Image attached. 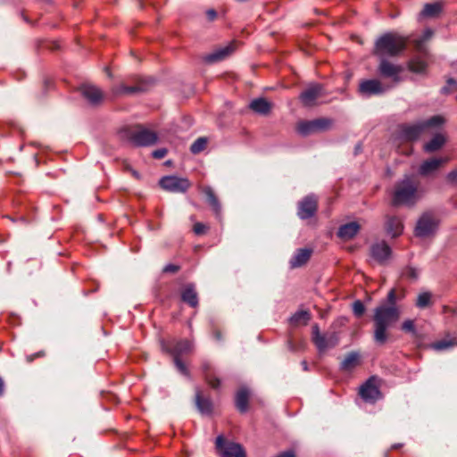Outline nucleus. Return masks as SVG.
Returning a JSON list of instances; mask_svg holds the SVG:
<instances>
[{
	"instance_id": "4468645a",
	"label": "nucleus",
	"mask_w": 457,
	"mask_h": 457,
	"mask_svg": "<svg viewBox=\"0 0 457 457\" xmlns=\"http://www.w3.org/2000/svg\"><path fill=\"white\" fill-rule=\"evenodd\" d=\"M135 85L133 86H126L124 84H120L116 89L115 94L117 95H133L137 93L145 92L148 89V87L153 85L154 79L150 78L147 79H143L139 76L134 77Z\"/></svg>"
},
{
	"instance_id": "72a5a7b5",
	"label": "nucleus",
	"mask_w": 457,
	"mask_h": 457,
	"mask_svg": "<svg viewBox=\"0 0 457 457\" xmlns=\"http://www.w3.org/2000/svg\"><path fill=\"white\" fill-rule=\"evenodd\" d=\"M297 132L303 137L316 133L313 120H302V121L298 122Z\"/></svg>"
},
{
	"instance_id": "473e14b6",
	"label": "nucleus",
	"mask_w": 457,
	"mask_h": 457,
	"mask_svg": "<svg viewBox=\"0 0 457 457\" xmlns=\"http://www.w3.org/2000/svg\"><path fill=\"white\" fill-rule=\"evenodd\" d=\"M408 69L413 73L421 74L427 70V62L419 57H415L408 62Z\"/></svg>"
},
{
	"instance_id": "bb28decb",
	"label": "nucleus",
	"mask_w": 457,
	"mask_h": 457,
	"mask_svg": "<svg viewBox=\"0 0 457 457\" xmlns=\"http://www.w3.org/2000/svg\"><path fill=\"white\" fill-rule=\"evenodd\" d=\"M385 228L388 236L397 237L403 231V224L399 217L388 216L385 223Z\"/></svg>"
},
{
	"instance_id": "13d9d810",
	"label": "nucleus",
	"mask_w": 457,
	"mask_h": 457,
	"mask_svg": "<svg viewBox=\"0 0 457 457\" xmlns=\"http://www.w3.org/2000/svg\"><path fill=\"white\" fill-rule=\"evenodd\" d=\"M447 179L451 183L457 182V169L450 171L447 175Z\"/></svg>"
},
{
	"instance_id": "4d7b16f0",
	"label": "nucleus",
	"mask_w": 457,
	"mask_h": 457,
	"mask_svg": "<svg viewBox=\"0 0 457 457\" xmlns=\"http://www.w3.org/2000/svg\"><path fill=\"white\" fill-rule=\"evenodd\" d=\"M125 169L129 171L131 173V175L137 180H140L141 179V175L139 174V172L136 170H134L132 167H130L129 165H126Z\"/></svg>"
},
{
	"instance_id": "6e6d98bb",
	"label": "nucleus",
	"mask_w": 457,
	"mask_h": 457,
	"mask_svg": "<svg viewBox=\"0 0 457 457\" xmlns=\"http://www.w3.org/2000/svg\"><path fill=\"white\" fill-rule=\"evenodd\" d=\"M206 17L209 21H213L217 18V12L214 9H208L206 11Z\"/></svg>"
},
{
	"instance_id": "0e129e2a",
	"label": "nucleus",
	"mask_w": 457,
	"mask_h": 457,
	"mask_svg": "<svg viewBox=\"0 0 457 457\" xmlns=\"http://www.w3.org/2000/svg\"><path fill=\"white\" fill-rule=\"evenodd\" d=\"M4 384L3 379L0 378V396L4 395Z\"/></svg>"
},
{
	"instance_id": "603ef678",
	"label": "nucleus",
	"mask_w": 457,
	"mask_h": 457,
	"mask_svg": "<svg viewBox=\"0 0 457 457\" xmlns=\"http://www.w3.org/2000/svg\"><path fill=\"white\" fill-rule=\"evenodd\" d=\"M212 334L213 338H214L216 341H218V342H221V341H222L223 337H222V333H221V331H220V328H218L214 327V328H212Z\"/></svg>"
},
{
	"instance_id": "864d4df0",
	"label": "nucleus",
	"mask_w": 457,
	"mask_h": 457,
	"mask_svg": "<svg viewBox=\"0 0 457 457\" xmlns=\"http://www.w3.org/2000/svg\"><path fill=\"white\" fill-rule=\"evenodd\" d=\"M4 218H6V219H9L10 220H12V222H16V221H21L22 222L23 224H28L29 223V220H27L26 217L24 216H19L17 219L16 218H13L10 215H4Z\"/></svg>"
},
{
	"instance_id": "c85d7f7f",
	"label": "nucleus",
	"mask_w": 457,
	"mask_h": 457,
	"mask_svg": "<svg viewBox=\"0 0 457 457\" xmlns=\"http://www.w3.org/2000/svg\"><path fill=\"white\" fill-rule=\"evenodd\" d=\"M443 10L442 4L438 2L426 4L419 13V20L436 18Z\"/></svg>"
},
{
	"instance_id": "1a4fd4ad",
	"label": "nucleus",
	"mask_w": 457,
	"mask_h": 457,
	"mask_svg": "<svg viewBox=\"0 0 457 457\" xmlns=\"http://www.w3.org/2000/svg\"><path fill=\"white\" fill-rule=\"evenodd\" d=\"M215 444L221 457H246L245 451L240 444L227 441L222 435L217 436Z\"/></svg>"
},
{
	"instance_id": "e433bc0d",
	"label": "nucleus",
	"mask_w": 457,
	"mask_h": 457,
	"mask_svg": "<svg viewBox=\"0 0 457 457\" xmlns=\"http://www.w3.org/2000/svg\"><path fill=\"white\" fill-rule=\"evenodd\" d=\"M432 295L430 292L420 293L416 300L415 305L420 309H424L432 304Z\"/></svg>"
},
{
	"instance_id": "20e7f679",
	"label": "nucleus",
	"mask_w": 457,
	"mask_h": 457,
	"mask_svg": "<svg viewBox=\"0 0 457 457\" xmlns=\"http://www.w3.org/2000/svg\"><path fill=\"white\" fill-rule=\"evenodd\" d=\"M120 137L134 146H149L157 143L158 135L150 129L139 126L137 129L123 128L119 131Z\"/></svg>"
},
{
	"instance_id": "cd10ccee",
	"label": "nucleus",
	"mask_w": 457,
	"mask_h": 457,
	"mask_svg": "<svg viewBox=\"0 0 457 457\" xmlns=\"http://www.w3.org/2000/svg\"><path fill=\"white\" fill-rule=\"evenodd\" d=\"M249 108L259 115L267 116L270 113L272 104L264 97L255 98L249 104Z\"/></svg>"
},
{
	"instance_id": "c03bdc74",
	"label": "nucleus",
	"mask_w": 457,
	"mask_h": 457,
	"mask_svg": "<svg viewBox=\"0 0 457 457\" xmlns=\"http://www.w3.org/2000/svg\"><path fill=\"white\" fill-rule=\"evenodd\" d=\"M401 329L405 332L409 333L412 336H417V328L414 323V320H405L401 326Z\"/></svg>"
},
{
	"instance_id": "f704fd0d",
	"label": "nucleus",
	"mask_w": 457,
	"mask_h": 457,
	"mask_svg": "<svg viewBox=\"0 0 457 457\" xmlns=\"http://www.w3.org/2000/svg\"><path fill=\"white\" fill-rule=\"evenodd\" d=\"M316 132H323L329 130L334 123V120L330 118H318L313 120Z\"/></svg>"
},
{
	"instance_id": "4be33fe9",
	"label": "nucleus",
	"mask_w": 457,
	"mask_h": 457,
	"mask_svg": "<svg viewBox=\"0 0 457 457\" xmlns=\"http://www.w3.org/2000/svg\"><path fill=\"white\" fill-rule=\"evenodd\" d=\"M446 162V158L428 159L420 164L419 168V174L423 177L429 176L436 172Z\"/></svg>"
},
{
	"instance_id": "6ab92c4d",
	"label": "nucleus",
	"mask_w": 457,
	"mask_h": 457,
	"mask_svg": "<svg viewBox=\"0 0 457 457\" xmlns=\"http://www.w3.org/2000/svg\"><path fill=\"white\" fill-rule=\"evenodd\" d=\"M180 300L193 309L199 306V295L195 283L189 282L182 286Z\"/></svg>"
},
{
	"instance_id": "ea45409f",
	"label": "nucleus",
	"mask_w": 457,
	"mask_h": 457,
	"mask_svg": "<svg viewBox=\"0 0 457 457\" xmlns=\"http://www.w3.org/2000/svg\"><path fill=\"white\" fill-rule=\"evenodd\" d=\"M455 345L454 339H441L431 344V348L436 351H444Z\"/></svg>"
},
{
	"instance_id": "69168bd1",
	"label": "nucleus",
	"mask_w": 457,
	"mask_h": 457,
	"mask_svg": "<svg viewBox=\"0 0 457 457\" xmlns=\"http://www.w3.org/2000/svg\"><path fill=\"white\" fill-rule=\"evenodd\" d=\"M7 241V237L0 235V244H3Z\"/></svg>"
},
{
	"instance_id": "79ce46f5",
	"label": "nucleus",
	"mask_w": 457,
	"mask_h": 457,
	"mask_svg": "<svg viewBox=\"0 0 457 457\" xmlns=\"http://www.w3.org/2000/svg\"><path fill=\"white\" fill-rule=\"evenodd\" d=\"M207 139L205 137H198L190 146V152L197 154L203 152L207 146Z\"/></svg>"
},
{
	"instance_id": "f03ea898",
	"label": "nucleus",
	"mask_w": 457,
	"mask_h": 457,
	"mask_svg": "<svg viewBox=\"0 0 457 457\" xmlns=\"http://www.w3.org/2000/svg\"><path fill=\"white\" fill-rule=\"evenodd\" d=\"M406 48V39L395 32H386L374 44L372 54L378 58L398 56Z\"/></svg>"
},
{
	"instance_id": "a18cd8bd",
	"label": "nucleus",
	"mask_w": 457,
	"mask_h": 457,
	"mask_svg": "<svg viewBox=\"0 0 457 457\" xmlns=\"http://www.w3.org/2000/svg\"><path fill=\"white\" fill-rule=\"evenodd\" d=\"M453 91H457V81L450 78L446 81V85L441 88V93L444 95H449Z\"/></svg>"
},
{
	"instance_id": "c756f323",
	"label": "nucleus",
	"mask_w": 457,
	"mask_h": 457,
	"mask_svg": "<svg viewBox=\"0 0 457 457\" xmlns=\"http://www.w3.org/2000/svg\"><path fill=\"white\" fill-rule=\"evenodd\" d=\"M360 365V354L357 352L349 353L340 363V370L343 371H352Z\"/></svg>"
},
{
	"instance_id": "dca6fc26",
	"label": "nucleus",
	"mask_w": 457,
	"mask_h": 457,
	"mask_svg": "<svg viewBox=\"0 0 457 457\" xmlns=\"http://www.w3.org/2000/svg\"><path fill=\"white\" fill-rule=\"evenodd\" d=\"M380 62L378 66V72L383 78L391 79L394 82L400 81V74L403 71L401 65L390 62L386 58H379Z\"/></svg>"
},
{
	"instance_id": "8fccbe9b",
	"label": "nucleus",
	"mask_w": 457,
	"mask_h": 457,
	"mask_svg": "<svg viewBox=\"0 0 457 457\" xmlns=\"http://www.w3.org/2000/svg\"><path fill=\"white\" fill-rule=\"evenodd\" d=\"M179 270H180V266L177 265V264H173V263H168L162 269L163 273H170V274H175V273L179 272Z\"/></svg>"
},
{
	"instance_id": "7ed1b4c3",
	"label": "nucleus",
	"mask_w": 457,
	"mask_h": 457,
	"mask_svg": "<svg viewBox=\"0 0 457 457\" xmlns=\"http://www.w3.org/2000/svg\"><path fill=\"white\" fill-rule=\"evenodd\" d=\"M417 189L418 187L412 179V176L405 175L403 179L397 181L395 185L391 204L396 207L409 204L414 199Z\"/></svg>"
},
{
	"instance_id": "f257e3e1",
	"label": "nucleus",
	"mask_w": 457,
	"mask_h": 457,
	"mask_svg": "<svg viewBox=\"0 0 457 457\" xmlns=\"http://www.w3.org/2000/svg\"><path fill=\"white\" fill-rule=\"evenodd\" d=\"M404 290L398 294L395 288H392L385 301L374 309V341L382 345L388 339L387 329L397 322L401 316V310L397 306V302L404 298Z\"/></svg>"
},
{
	"instance_id": "58836bf2",
	"label": "nucleus",
	"mask_w": 457,
	"mask_h": 457,
	"mask_svg": "<svg viewBox=\"0 0 457 457\" xmlns=\"http://www.w3.org/2000/svg\"><path fill=\"white\" fill-rule=\"evenodd\" d=\"M419 270L411 265L404 267L401 271L402 278L416 281L419 278Z\"/></svg>"
},
{
	"instance_id": "aec40b11",
	"label": "nucleus",
	"mask_w": 457,
	"mask_h": 457,
	"mask_svg": "<svg viewBox=\"0 0 457 457\" xmlns=\"http://www.w3.org/2000/svg\"><path fill=\"white\" fill-rule=\"evenodd\" d=\"M195 403L202 415L211 416L213 412V403L209 396H204L199 388L195 389Z\"/></svg>"
},
{
	"instance_id": "3c124183",
	"label": "nucleus",
	"mask_w": 457,
	"mask_h": 457,
	"mask_svg": "<svg viewBox=\"0 0 457 457\" xmlns=\"http://www.w3.org/2000/svg\"><path fill=\"white\" fill-rule=\"evenodd\" d=\"M168 151L166 148H159V149H156L154 150L153 153H152V156L154 158V159H162L166 156Z\"/></svg>"
},
{
	"instance_id": "de8ad7c7",
	"label": "nucleus",
	"mask_w": 457,
	"mask_h": 457,
	"mask_svg": "<svg viewBox=\"0 0 457 457\" xmlns=\"http://www.w3.org/2000/svg\"><path fill=\"white\" fill-rule=\"evenodd\" d=\"M173 362L177 370L183 375L187 376L189 374L188 370L184 363V361L181 360V358H175L173 359Z\"/></svg>"
},
{
	"instance_id": "37998d69",
	"label": "nucleus",
	"mask_w": 457,
	"mask_h": 457,
	"mask_svg": "<svg viewBox=\"0 0 457 457\" xmlns=\"http://www.w3.org/2000/svg\"><path fill=\"white\" fill-rule=\"evenodd\" d=\"M204 379L212 388H220L221 381L218 377L214 375L213 372H206Z\"/></svg>"
},
{
	"instance_id": "39448f33",
	"label": "nucleus",
	"mask_w": 457,
	"mask_h": 457,
	"mask_svg": "<svg viewBox=\"0 0 457 457\" xmlns=\"http://www.w3.org/2000/svg\"><path fill=\"white\" fill-rule=\"evenodd\" d=\"M312 340L320 353L326 350L334 348L339 344V336L337 332L321 334L318 324L312 328Z\"/></svg>"
},
{
	"instance_id": "09e8293b",
	"label": "nucleus",
	"mask_w": 457,
	"mask_h": 457,
	"mask_svg": "<svg viewBox=\"0 0 457 457\" xmlns=\"http://www.w3.org/2000/svg\"><path fill=\"white\" fill-rule=\"evenodd\" d=\"M207 229H208V227L202 222H196L193 226V231L197 236L205 234Z\"/></svg>"
},
{
	"instance_id": "ddd939ff",
	"label": "nucleus",
	"mask_w": 457,
	"mask_h": 457,
	"mask_svg": "<svg viewBox=\"0 0 457 457\" xmlns=\"http://www.w3.org/2000/svg\"><path fill=\"white\" fill-rule=\"evenodd\" d=\"M387 87H385L378 79H363L360 82L358 93L363 97L372 96H380L386 92Z\"/></svg>"
},
{
	"instance_id": "49530a36",
	"label": "nucleus",
	"mask_w": 457,
	"mask_h": 457,
	"mask_svg": "<svg viewBox=\"0 0 457 457\" xmlns=\"http://www.w3.org/2000/svg\"><path fill=\"white\" fill-rule=\"evenodd\" d=\"M365 305L361 300H356L353 303V312L357 317H361L365 312Z\"/></svg>"
},
{
	"instance_id": "338daca9",
	"label": "nucleus",
	"mask_w": 457,
	"mask_h": 457,
	"mask_svg": "<svg viewBox=\"0 0 457 457\" xmlns=\"http://www.w3.org/2000/svg\"><path fill=\"white\" fill-rule=\"evenodd\" d=\"M398 447H399V445H393V448H398Z\"/></svg>"
},
{
	"instance_id": "5fc2aeb1",
	"label": "nucleus",
	"mask_w": 457,
	"mask_h": 457,
	"mask_svg": "<svg viewBox=\"0 0 457 457\" xmlns=\"http://www.w3.org/2000/svg\"><path fill=\"white\" fill-rule=\"evenodd\" d=\"M45 352L44 351H39L36 353H33V354H29V355H27L26 356V360L28 362H32L36 358H38V357H43L45 356Z\"/></svg>"
},
{
	"instance_id": "a878e982",
	"label": "nucleus",
	"mask_w": 457,
	"mask_h": 457,
	"mask_svg": "<svg viewBox=\"0 0 457 457\" xmlns=\"http://www.w3.org/2000/svg\"><path fill=\"white\" fill-rule=\"evenodd\" d=\"M312 250L310 248L297 249L289 261L291 269H295L305 265L310 260Z\"/></svg>"
},
{
	"instance_id": "9b49d317",
	"label": "nucleus",
	"mask_w": 457,
	"mask_h": 457,
	"mask_svg": "<svg viewBox=\"0 0 457 457\" xmlns=\"http://www.w3.org/2000/svg\"><path fill=\"white\" fill-rule=\"evenodd\" d=\"M318 197L314 194L305 195L297 204V216L301 220H308L314 217L318 212Z\"/></svg>"
},
{
	"instance_id": "393cba45",
	"label": "nucleus",
	"mask_w": 457,
	"mask_h": 457,
	"mask_svg": "<svg viewBox=\"0 0 457 457\" xmlns=\"http://www.w3.org/2000/svg\"><path fill=\"white\" fill-rule=\"evenodd\" d=\"M202 192L205 195L206 201L217 220H221V204L213 189L210 186H206L203 188Z\"/></svg>"
},
{
	"instance_id": "e2e57ef3",
	"label": "nucleus",
	"mask_w": 457,
	"mask_h": 457,
	"mask_svg": "<svg viewBox=\"0 0 457 457\" xmlns=\"http://www.w3.org/2000/svg\"><path fill=\"white\" fill-rule=\"evenodd\" d=\"M301 365H302L303 370L304 371H308L309 370V365H308V362L305 360L301 361Z\"/></svg>"
},
{
	"instance_id": "a19ab883",
	"label": "nucleus",
	"mask_w": 457,
	"mask_h": 457,
	"mask_svg": "<svg viewBox=\"0 0 457 457\" xmlns=\"http://www.w3.org/2000/svg\"><path fill=\"white\" fill-rule=\"evenodd\" d=\"M434 34V31L430 29V28H427L421 37L416 40L415 42V46H416V48L420 51V52H422L423 51V44L429 40L432 36Z\"/></svg>"
},
{
	"instance_id": "2eb2a0df",
	"label": "nucleus",
	"mask_w": 457,
	"mask_h": 457,
	"mask_svg": "<svg viewBox=\"0 0 457 457\" xmlns=\"http://www.w3.org/2000/svg\"><path fill=\"white\" fill-rule=\"evenodd\" d=\"M323 86L320 83H312L307 88L301 92L299 100L305 107H312L315 104L316 100L322 96Z\"/></svg>"
},
{
	"instance_id": "f8f14e48",
	"label": "nucleus",
	"mask_w": 457,
	"mask_h": 457,
	"mask_svg": "<svg viewBox=\"0 0 457 457\" xmlns=\"http://www.w3.org/2000/svg\"><path fill=\"white\" fill-rule=\"evenodd\" d=\"M370 256L379 265H386L392 256V249L386 241L373 243L370 247Z\"/></svg>"
},
{
	"instance_id": "5701e85b",
	"label": "nucleus",
	"mask_w": 457,
	"mask_h": 457,
	"mask_svg": "<svg viewBox=\"0 0 457 457\" xmlns=\"http://www.w3.org/2000/svg\"><path fill=\"white\" fill-rule=\"evenodd\" d=\"M81 95L92 105H98L103 100V92L96 86L84 85L80 88Z\"/></svg>"
},
{
	"instance_id": "2f4dec72",
	"label": "nucleus",
	"mask_w": 457,
	"mask_h": 457,
	"mask_svg": "<svg viewBox=\"0 0 457 457\" xmlns=\"http://www.w3.org/2000/svg\"><path fill=\"white\" fill-rule=\"evenodd\" d=\"M445 143V137L441 134H436L424 145V151L427 153H433L439 150Z\"/></svg>"
},
{
	"instance_id": "a211bd4d",
	"label": "nucleus",
	"mask_w": 457,
	"mask_h": 457,
	"mask_svg": "<svg viewBox=\"0 0 457 457\" xmlns=\"http://www.w3.org/2000/svg\"><path fill=\"white\" fill-rule=\"evenodd\" d=\"M424 131L420 121L414 124L403 123L399 126V137L404 141L413 142L418 140Z\"/></svg>"
},
{
	"instance_id": "bf43d9fd",
	"label": "nucleus",
	"mask_w": 457,
	"mask_h": 457,
	"mask_svg": "<svg viewBox=\"0 0 457 457\" xmlns=\"http://www.w3.org/2000/svg\"><path fill=\"white\" fill-rule=\"evenodd\" d=\"M275 457H295L293 450H288L277 454Z\"/></svg>"
},
{
	"instance_id": "680f3d73",
	"label": "nucleus",
	"mask_w": 457,
	"mask_h": 457,
	"mask_svg": "<svg viewBox=\"0 0 457 457\" xmlns=\"http://www.w3.org/2000/svg\"><path fill=\"white\" fill-rule=\"evenodd\" d=\"M203 370H204V375H205L206 372H212L211 370V365L209 363L203 364Z\"/></svg>"
},
{
	"instance_id": "c9c22d12",
	"label": "nucleus",
	"mask_w": 457,
	"mask_h": 457,
	"mask_svg": "<svg viewBox=\"0 0 457 457\" xmlns=\"http://www.w3.org/2000/svg\"><path fill=\"white\" fill-rule=\"evenodd\" d=\"M424 130L430 128H437L445 122V119L441 115H434L427 120H420Z\"/></svg>"
},
{
	"instance_id": "f3484780",
	"label": "nucleus",
	"mask_w": 457,
	"mask_h": 457,
	"mask_svg": "<svg viewBox=\"0 0 457 457\" xmlns=\"http://www.w3.org/2000/svg\"><path fill=\"white\" fill-rule=\"evenodd\" d=\"M235 50L236 43L233 41L224 46H220L213 50L210 54H205L203 57V61L208 64L219 62L228 58L231 54L235 52Z\"/></svg>"
},
{
	"instance_id": "0eeeda50",
	"label": "nucleus",
	"mask_w": 457,
	"mask_h": 457,
	"mask_svg": "<svg viewBox=\"0 0 457 457\" xmlns=\"http://www.w3.org/2000/svg\"><path fill=\"white\" fill-rule=\"evenodd\" d=\"M438 228V221L431 213H423L417 221L414 235L426 238L435 236Z\"/></svg>"
},
{
	"instance_id": "9d476101",
	"label": "nucleus",
	"mask_w": 457,
	"mask_h": 457,
	"mask_svg": "<svg viewBox=\"0 0 457 457\" xmlns=\"http://www.w3.org/2000/svg\"><path fill=\"white\" fill-rule=\"evenodd\" d=\"M159 185L162 189L172 193H186L191 187L187 178L177 176H164L160 179Z\"/></svg>"
},
{
	"instance_id": "052dcab7",
	"label": "nucleus",
	"mask_w": 457,
	"mask_h": 457,
	"mask_svg": "<svg viewBox=\"0 0 457 457\" xmlns=\"http://www.w3.org/2000/svg\"><path fill=\"white\" fill-rule=\"evenodd\" d=\"M362 151V145L361 143H358L354 147V155L359 154Z\"/></svg>"
},
{
	"instance_id": "774afa93",
	"label": "nucleus",
	"mask_w": 457,
	"mask_h": 457,
	"mask_svg": "<svg viewBox=\"0 0 457 457\" xmlns=\"http://www.w3.org/2000/svg\"><path fill=\"white\" fill-rule=\"evenodd\" d=\"M237 1L243 3V2H246L247 0H237Z\"/></svg>"
},
{
	"instance_id": "7c9ffc66",
	"label": "nucleus",
	"mask_w": 457,
	"mask_h": 457,
	"mask_svg": "<svg viewBox=\"0 0 457 457\" xmlns=\"http://www.w3.org/2000/svg\"><path fill=\"white\" fill-rule=\"evenodd\" d=\"M312 315L309 311H297L295 312L289 319L288 321L292 326H299L303 325L306 326L308 322L311 320Z\"/></svg>"
},
{
	"instance_id": "b1692460",
	"label": "nucleus",
	"mask_w": 457,
	"mask_h": 457,
	"mask_svg": "<svg viewBox=\"0 0 457 457\" xmlns=\"http://www.w3.org/2000/svg\"><path fill=\"white\" fill-rule=\"evenodd\" d=\"M361 226L357 221H351L338 228L337 236L344 241L353 239L360 231Z\"/></svg>"
},
{
	"instance_id": "423d86ee",
	"label": "nucleus",
	"mask_w": 457,
	"mask_h": 457,
	"mask_svg": "<svg viewBox=\"0 0 457 457\" xmlns=\"http://www.w3.org/2000/svg\"><path fill=\"white\" fill-rule=\"evenodd\" d=\"M160 346L162 352L170 355L172 359L181 358L183 354L190 353L193 347L191 342L187 339H161Z\"/></svg>"
},
{
	"instance_id": "412c9836",
	"label": "nucleus",
	"mask_w": 457,
	"mask_h": 457,
	"mask_svg": "<svg viewBox=\"0 0 457 457\" xmlns=\"http://www.w3.org/2000/svg\"><path fill=\"white\" fill-rule=\"evenodd\" d=\"M250 390L246 386H241L235 395L236 409L242 414L249 410Z\"/></svg>"
},
{
	"instance_id": "6e6552de",
	"label": "nucleus",
	"mask_w": 457,
	"mask_h": 457,
	"mask_svg": "<svg viewBox=\"0 0 457 457\" xmlns=\"http://www.w3.org/2000/svg\"><path fill=\"white\" fill-rule=\"evenodd\" d=\"M377 380L375 376H371L360 386L359 395L365 403L374 404L383 398Z\"/></svg>"
},
{
	"instance_id": "4c0bfd02",
	"label": "nucleus",
	"mask_w": 457,
	"mask_h": 457,
	"mask_svg": "<svg viewBox=\"0 0 457 457\" xmlns=\"http://www.w3.org/2000/svg\"><path fill=\"white\" fill-rule=\"evenodd\" d=\"M286 345L288 351L292 353L303 351L305 347V342L303 340L295 342L291 335L288 336Z\"/></svg>"
}]
</instances>
